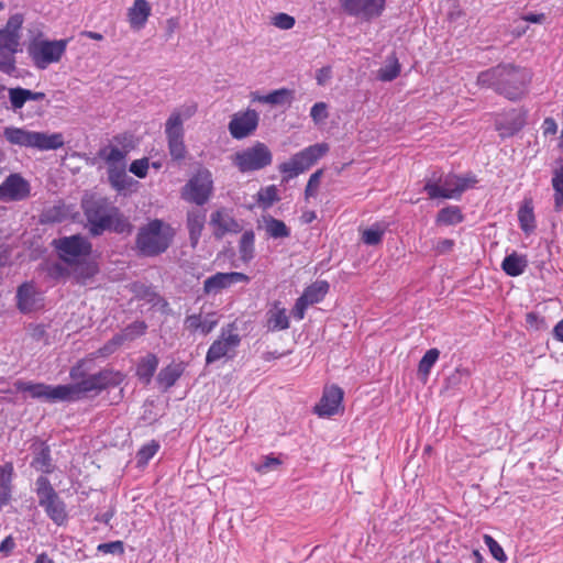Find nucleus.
Masks as SVG:
<instances>
[{
    "mask_svg": "<svg viewBox=\"0 0 563 563\" xmlns=\"http://www.w3.org/2000/svg\"><path fill=\"white\" fill-rule=\"evenodd\" d=\"M329 151L327 143H317L310 145L302 151L294 154L289 161L282 163L278 169L284 174V180H289L297 177L299 174L309 169Z\"/></svg>",
    "mask_w": 563,
    "mask_h": 563,
    "instance_id": "obj_8",
    "label": "nucleus"
},
{
    "mask_svg": "<svg viewBox=\"0 0 563 563\" xmlns=\"http://www.w3.org/2000/svg\"><path fill=\"white\" fill-rule=\"evenodd\" d=\"M69 41L70 38L34 41L29 46V54L38 69H45L62 59Z\"/></svg>",
    "mask_w": 563,
    "mask_h": 563,
    "instance_id": "obj_10",
    "label": "nucleus"
},
{
    "mask_svg": "<svg viewBox=\"0 0 563 563\" xmlns=\"http://www.w3.org/2000/svg\"><path fill=\"white\" fill-rule=\"evenodd\" d=\"M18 53L13 49L0 48V70L7 75H12L15 67L14 54Z\"/></svg>",
    "mask_w": 563,
    "mask_h": 563,
    "instance_id": "obj_47",
    "label": "nucleus"
},
{
    "mask_svg": "<svg viewBox=\"0 0 563 563\" xmlns=\"http://www.w3.org/2000/svg\"><path fill=\"white\" fill-rule=\"evenodd\" d=\"M454 246V241L451 239H441L437 242L435 251L439 254L449 253Z\"/></svg>",
    "mask_w": 563,
    "mask_h": 563,
    "instance_id": "obj_63",
    "label": "nucleus"
},
{
    "mask_svg": "<svg viewBox=\"0 0 563 563\" xmlns=\"http://www.w3.org/2000/svg\"><path fill=\"white\" fill-rule=\"evenodd\" d=\"M266 232L274 239L288 238L290 235L288 227L282 220L275 218H269L266 221Z\"/></svg>",
    "mask_w": 563,
    "mask_h": 563,
    "instance_id": "obj_45",
    "label": "nucleus"
},
{
    "mask_svg": "<svg viewBox=\"0 0 563 563\" xmlns=\"http://www.w3.org/2000/svg\"><path fill=\"white\" fill-rule=\"evenodd\" d=\"M130 147H132L131 144H124L122 150L111 145L104 146L99 151V157L108 164V167L124 165V158Z\"/></svg>",
    "mask_w": 563,
    "mask_h": 563,
    "instance_id": "obj_29",
    "label": "nucleus"
},
{
    "mask_svg": "<svg viewBox=\"0 0 563 563\" xmlns=\"http://www.w3.org/2000/svg\"><path fill=\"white\" fill-rule=\"evenodd\" d=\"M11 263V247L5 243H0V267H5Z\"/></svg>",
    "mask_w": 563,
    "mask_h": 563,
    "instance_id": "obj_62",
    "label": "nucleus"
},
{
    "mask_svg": "<svg viewBox=\"0 0 563 563\" xmlns=\"http://www.w3.org/2000/svg\"><path fill=\"white\" fill-rule=\"evenodd\" d=\"M529 81V71L511 64L497 65L477 76L479 86L492 88L498 95L512 101L525 95Z\"/></svg>",
    "mask_w": 563,
    "mask_h": 563,
    "instance_id": "obj_2",
    "label": "nucleus"
},
{
    "mask_svg": "<svg viewBox=\"0 0 563 563\" xmlns=\"http://www.w3.org/2000/svg\"><path fill=\"white\" fill-rule=\"evenodd\" d=\"M544 135L555 134L558 132V124L553 118H545L542 124Z\"/></svg>",
    "mask_w": 563,
    "mask_h": 563,
    "instance_id": "obj_64",
    "label": "nucleus"
},
{
    "mask_svg": "<svg viewBox=\"0 0 563 563\" xmlns=\"http://www.w3.org/2000/svg\"><path fill=\"white\" fill-rule=\"evenodd\" d=\"M13 465L5 463L0 466V508L8 505L12 496Z\"/></svg>",
    "mask_w": 563,
    "mask_h": 563,
    "instance_id": "obj_26",
    "label": "nucleus"
},
{
    "mask_svg": "<svg viewBox=\"0 0 563 563\" xmlns=\"http://www.w3.org/2000/svg\"><path fill=\"white\" fill-rule=\"evenodd\" d=\"M48 274L53 278H64L69 275V271L66 266L60 263H54L48 268Z\"/></svg>",
    "mask_w": 563,
    "mask_h": 563,
    "instance_id": "obj_60",
    "label": "nucleus"
},
{
    "mask_svg": "<svg viewBox=\"0 0 563 563\" xmlns=\"http://www.w3.org/2000/svg\"><path fill=\"white\" fill-rule=\"evenodd\" d=\"M280 464L277 457L265 456L264 461L258 465L257 471L261 473H267L276 468Z\"/></svg>",
    "mask_w": 563,
    "mask_h": 563,
    "instance_id": "obj_61",
    "label": "nucleus"
},
{
    "mask_svg": "<svg viewBox=\"0 0 563 563\" xmlns=\"http://www.w3.org/2000/svg\"><path fill=\"white\" fill-rule=\"evenodd\" d=\"M174 235V229L168 223L154 219L140 228L135 244L142 255L156 256L169 247Z\"/></svg>",
    "mask_w": 563,
    "mask_h": 563,
    "instance_id": "obj_3",
    "label": "nucleus"
},
{
    "mask_svg": "<svg viewBox=\"0 0 563 563\" xmlns=\"http://www.w3.org/2000/svg\"><path fill=\"white\" fill-rule=\"evenodd\" d=\"M115 207L106 198L82 200V210L90 225L92 235H100L109 228V219Z\"/></svg>",
    "mask_w": 563,
    "mask_h": 563,
    "instance_id": "obj_12",
    "label": "nucleus"
},
{
    "mask_svg": "<svg viewBox=\"0 0 563 563\" xmlns=\"http://www.w3.org/2000/svg\"><path fill=\"white\" fill-rule=\"evenodd\" d=\"M108 179L113 188L123 190L131 183V178L126 175L125 165L109 166Z\"/></svg>",
    "mask_w": 563,
    "mask_h": 563,
    "instance_id": "obj_35",
    "label": "nucleus"
},
{
    "mask_svg": "<svg viewBox=\"0 0 563 563\" xmlns=\"http://www.w3.org/2000/svg\"><path fill=\"white\" fill-rule=\"evenodd\" d=\"M184 368L181 364H169L162 368L157 375V383L168 389L175 385L178 378L181 376Z\"/></svg>",
    "mask_w": 563,
    "mask_h": 563,
    "instance_id": "obj_31",
    "label": "nucleus"
},
{
    "mask_svg": "<svg viewBox=\"0 0 563 563\" xmlns=\"http://www.w3.org/2000/svg\"><path fill=\"white\" fill-rule=\"evenodd\" d=\"M9 104L5 109L19 112L27 102V89L22 87L8 88Z\"/></svg>",
    "mask_w": 563,
    "mask_h": 563,
    "instance_id": "obj_36",
    "label": "nucleus"
},
{
    "mask_svg": "<svg viewBox=\"0 0 563 563\" xmlns=\"http://www.w3.org/2000/svg\"><path fill=\"white\" fill-rule=\"evenodd\" d=\"M196 102H186L175 109L165 123V134L168 142L169 154L174 159H183L186 154L184 143V122L192 118L197 112Z\"/></svg>",
    "mask_w": 563,
    "mask_h": 563,
    "instance_id": "obj_4",
    "label": "nucleus"
},
{
    "mask_svg": "<svg viewBox=\"0 0 563 563\" xmlns=\"http://www.w3.org/2000/svg\"><path fill=\"white\" fill-rule=\"evenodd\" d=\"M331 78H332L331 66H324V67L318 69L316 73V80L319 86H325Z\"/></svg>",
    "mask_w": 563,
    "mask_h": 563,
    "instance_id": "obj_59",
    "label": "nucleus"
},
{
    "mask_svg": "<svg viewBox=\"0 0 563 563\" xmlns=\"http://www.w3.org/2000/svg\"><path fill=\"white\" fill-rule=\"evenodd\" d=\"M400 73V64L395 54L387 57L385 64L377 71V79L382 81H391Z\"/></svg>",
    "mask_w": 563,
    "mask_h": 563,
    "instance_id": "obj_37",
    "label": "nucleus"
},
{
    "mask_svg": "<svg viewBox=\"0 0 563 563\" xmlns=\"http://www.w3.org/2000/svg\"><path fill=\"white\" fill-rule=\"evenodd\" d=\"M273 24L280 30H289L295 25V19L287 13H278L274 16Z\"/></svg>",
    "mask_w": 563,
    "mask_h": 563,
    "instance_id": "obj_55",
    "label": "nucleus"
},
{
    "mask_svg": "<svg viewBox=\"0 0 563 563\" xmlns=\"http://www.w3.org/2000/svg\"><path fill=\"white\" fill-rule=\"evenodd\" d=\"M258 201L262 202L265 206H272L274 202H276L279 198L277 195V189L274 185L267 186L263 189H261L257 194Z\"/></svg>",
    "mask_w": 563,
    "mask_h": 563,
    "instance_id": "obj_52",
    "label": "nucleus"
},
{
    "mask_svg": "<svg viewBox=\"0 0 563 563\" xmlns=\"http://www.w3.org/2000/svg\"><path fill=\"white\" fill-rule=\"evenodd\" d=\"M384 233H385L384 228H380L379 224H373L372 227H369L363 231L362 241L366 245H371V246L377 245L382 242Z\"/></svg>",
    "mask_w": 563,
    "mask_h": 563,
    "instance_id": "obj_46",
    "label": "nucleus"
},
{
    "mask_svg": "<svg viewBox=\"0 0 563 563\" xmlns=\"http://www.w3.org/2000/svg\"><path fill=\"white\" fill-rule=\"evenodd\" d=\"M255 234L252 230H246L243 232L240 242H239V254L240 258L244 263H249L254 258L255 253Z\"/></svg>",
    "mask_w": 563,
    "mask_h": 563,
    "instance_id": "obj_34",
    "label": "nucleus"
},
{
    "mask_svg": "<svg viewBox=\"0 0 563 563\" xmlns=\"http://www.w3.org/2000/svg\"><path fill=\"white\" fill-rule=\"evenodd\" d=\"M206 223V214L200 210H191L187 213V229L189 232L190 245L196 247L201 238Z\"/></svg>",
    "mask_w": 563,
    "mask_h": 563,
    "instance_id": "obj_24",
    "label": "nucleus"
},
{
    "mask_svg": "<svg viewBox=\"0 0 563 563\" xmlns=\"http://www.w3.org/2000/svg\"><path fill=\"white\" fill-rule=\"evenodd\" d=\"M463 220L464 216L459 206H448L438 212L435 222L440 225H455Z\"/></svg>",
    "mask_w": 563,
    "mask_h": 563,
    "instance_id": "obj_32",
    "label": "nucleus"
},
{
    "mask_svg": "<svg viewBox=\"0 0 563 563\" xmlns=\"http://www.w3.org/2000/svg\"><path fill=\"white\" fill-rule=\"evenodd\" d=\"M266 328L271 332L283 331L289 328L287 310L275 301L266 312Z\"/></svg>",
    "mask_w": 563,
    "mask_h": 563,
    "instance_id": "obj_23",
    "label": "nucleus"
},
{
    "mask_svg": "<svg viewBox=\"0 0 563 563\" xmlns=\"http://www.w3.org/2000/svg\"><path fill=\"white\" fill-rule=\"evenodd\" d=\"M32 466L37 471L49 474L53 472L51 451L47 446L42 448L32 461Z\"/></svg>",
    "mask_w": 563,
    "mask_h": 563,
    "instance_id": "obj_40",
    "label": "nucleus"
},
{
    "mask_svg": "<svg viewBox=\"0 0 563 563\" xmlns=\"http://www.w3.org/2000/svg\"><path fill=\"white\" fill-rule=\"evenodd\" d=\"M91 361L81 360L69 371L73 384L47 385L19 380V391L29 393L32 398L54 402H74L89 396H97L109 387H117L124 380V375L112 368H103L90 374Z\"/></svg>",
    "mask_w": 563,
    "mask_h": 563,
    "instance_id": "obj_1",
    "label": "nucleus"
},
{
    "mask_svg": "<svg viewBox=\"0 0 563 563\" xmlns=\"http://www.w3.org/2000/svg\"><path fill=\"white\" fill-rule=\"evenodd\" d=\"M219 323V317L217 312H208L205 316L201 313H192L186 316L184 320V330L190 335L200 333L207 335L213 331Z\"/></svg>",
    "mask_w": 563,
    "mask_h": 563,
    "instance_id": "obj_20",
    "label": "nucleus"
},
{
    "mask_svg": "<svg viewBox=\"0 0 563 563\" xmlns=\"http://www.w3.org/2000/svg\"><path fill=\"white\" fill-rule=\"evenodd\" d=\"M159 443L155 440L144 444L137 452V463L139 464H147L148 461L158 452Z\"/></svg>",
    "mask_w": 563,
    "mask_h": 563,
    "instance_id": "obj_48",
    "label": "nucleus"
},
{
    "mask_svg": "<svg viewBox=\"0 0 563 563\" xmlns=\"http://www.w3.org/2000/svg\"><path fill=\"white\" fill-rule=\"evenodd\" d=\"M52 245L57 251L59 258L68 264L76 262L81 256L89 255L91 252V243L80 234L55 239Z\"/></svg>",
    "mask_w": 563,
    "mask_h": 563,
    "instance_id": "obj_14",
    "label": "nucleus"
},
{
    "mask_svg": "<svg viewBox=\"0 0 563 563\" xmlns=\"http://www.w3.org/2000/svg\"><path fill=\"white\" fill-rule=\"evenodd\" d=\"M98 551L102 553H111V554H122L124 552L123 542L122 541H112L107 543H100L98 545Z\"/></svg>",
    "mask_w": 563,
    "mask_h": 563,
    "instance_id": "obj_58",
    "label": "nucleus"
},
{
    "mask_svg": "<svg viewBox=\"0 0 563 563\" xmlns=\"http://www.w3.org/2000/svg\"><path fill=\"white\" fill-rule=\"evenodd\" d=\"M209 224L217 240H221L228 233H238L241 231L239 222L231 216L230 211L224 208L218 209L211 213Z\"/></svg>",
    "mask_w": 563,
    "mask_h": 563,
    "instance_id": "obj_19",
    "label": "nucleus"
},
{
    "mask_svg": "<svg viewBox=\"0 0 563 563\" xmlns=\"http://www.w3.org/2000/svg\"><path fill=\"white\" fill-rule=\"evenodd\" d=\"M30 184L20 174H10L0 185V200L21 201L30 196Z\"/></svg>",
    "mask_w": 563,
    "mask_h": 563,
    "instance_id": "obj_16",
    "label": "nucleus"
},
{
    "mask_svg": "<svg viewBox=\"0 0 563 563\" xmlns=\"http://www.w3.org/2000/svg\"><path fill=\"white\" fill-rule=\"evenodd\" d=\"M310 117L314 124L324 122L328 117V104L323 101L316 102L310 109Z\"/></svg>",
    "mask_w": 563,
    "mask_h": 563,
    "instance_id": "obj_50",
    "label": "nucleus"
},
{
    "mask_svg": "<svg viewBox=\"0 0 563 563\" xmlns=\"http://www.w3.org/2000/svg\"><path fill=\"white\" fill-rule=\"evenodd\" d=\"M551 184L554 191V210L561 212L563 211V165L553 172Z\"/></svg>",
    "mask_w": 563,
    "mask_h": 563,
    "instance_id": "obj_38",
    "label": "nucleus"
},
{
    "mask_svg": "<svg viewBox=\"0 0 563 563\" xmlns=\"http://www.w3.org/2000/svg\"><path fill=\"white\" fill-rule=\"evenodd\" d=\"M341 2L350 14L369 20L382 14L386 0H341Z\"/></svg>",
    "mask_w": 563,
    "mask_h": 563,
    "instance_id": "obj_18",
    "label": "nucleus"
},
{
    "mask_svg": "<svg viewBox=\"0 0 563 563\" xmlns=\"http://www.w3.org/2000/svg\"><path fill=\"white\" fill-rule=\"evenodd\" d=\"M294 90L280 88L271 91L267 95H261L258 91L251 92L253 102L267 103L272 106L290 104L294 100Z\"/></svg>",
    "mask_w": 563,
    "mask_h": 563,
    "instance_id": "obj_22",
    "label": "nucleus"
},
{
    "mask_svg": "<svg viewBox=\"0 0 563 563\" xmlns=\"http://www.w3.org/2000/svg\"><path fill=\"white\" fill-rule=\"evenodd\" d=\"M260 115L254 109L240 111L233 114L229 122V132L235 140L251 135L257 128Z\"/></svg>",
    "mask_w": 563,
    "mask_h": 563,
    "instance_id": "obj_15",
    "label": "nucleus"
},
{
    "mask_svg": "<svg viewBox=\"0 0 563 563\" xmlns=\"http://www.w3.org/2000/svg\"><path fill=\"white\" fill-rule=\"evenodd\" d=\"M158 366V357L147 354L137 364L136 375L145 384H150Z\"/></svg>",
    "mask_w": 563,
    "mask_h": 563,
    "instance_id": "obj_30",
    "label": "nucleus"
},
{
    "mask_svg": "<svg viewBox=\"0 0 563 563\" xmlns=\"http://www.w3.org/2000/svg\"><path fill=\"white\" fill-rule=\"evenodd\" d=\"M476 183L474 177L434 173L426 179L424 191L430 199H460L462 194Z\"/></svg>",
    "mask_w": 563,
    "mask_h": 563,
    "instance_id": "obj_6",
    "label": "nucleus"
},
{
    "mask_svg": "<svg viewBox=\"0 0 563 563\" xmlns=\"http://www.w3.org/2000/svg\"><path fill=\"white\" fill-rule=\"evenodd\" d=\"M151 14V7L146 0H134L133 7L129 10V21L132 27L141 29Z\"/></svg>",
    "mask_w": 563,
    "mask_h": 563,
    "instance_id": "obj_27",
    "label": "nucleus"
},
{
    "mask_svg": "<svg viewBox=\"0 0 563 563\" xmlns=\"http://www.w3.org/2000/svg\"><path fill=\"white\" fill-rule=\"evenodd\" d=\"M107 230L113 231L119 234L130 233L132 225L129 220L115 207L109 219V228Z\"/></svg>",
    "mask_w": 563,
    "mask_h": 563,
    "instance_id": "obj_39",
    "label": "nucleus"
},
{
    "mask_svg": "<svg viewBox=\"0 0 563 563\" xmlns=\"http://www.w3.org/2000/svg\"><path fill=\"white\" fill-rule=\"evenodd\" d=\"M321 176H322V170L321 169L314 172L310 176V178L308 180V184L306 186V190H305V194H306L307 198L314 196V194H316V191H317V189L319 187Z\"/></svg>",
    "mask_w": 563,
    "mask_h": 563,
    "instance_id": "obj_56",
    "label": "nucleus"
},
{
    "mask_svg": "<svg viewBox=\"0 0 563 563\" xmlns=\"http://www.w3.org/2000/svg\"><path fill=\"white\" fill-rule=\"evenodd\" d=\"M21 35L0 30V48L19 51Z\"/></svg>",
    "mask_w": 563,
    "mask_h": 563,
    "instance_id": "obj_51",
    "label": "nucleus"
},
{
    "mask_svg": "<svg viewBox=\"0 0 563 563\" xmlns=\"http://www.w3.org/2000/svg\"><path fill=\"white\" fill-rule=\"evenodd\" d=\"M484 542L489 549V552L494 559L500 563H505L507 561V555L505 554L503 548L492 536L485 534Z\"/></svg>",
    "mask_w": 563,
    "mask_h": 563,
    "instance_id": "obj_49",
    "label": "nucleus"
},
{
    "mask_svg": "<svg viewBox=\"0 0 563 563\" xmlns=\"http://www.w3.org/2000/svg\"><path fill=\"white\" fill-rule=\"evenodd\" d=\"M518 220L520 224V229L525 233H530L534 230L536 223H534V214L533 209L528 203L520 207L518 210Z\"/></svg>",
    "mask_w": 563,
    "mask_h": 563,
    "instance_id": "obj_41",
    "label": "nucleus"
},
{
    "mask_svg": "<svg viewBox=\"0 0 563 563\" xmlns=\"http://www.w3.org/2000/svg\"><path fill=\"white\" fill-rule=\"evenodd\" d=\"M343 399V390L338 386H331L323 393L319 404L314 407V412L319 417H331L338 413Z\"/></svg>",
    "mask_w": 563,
    "mask_h": 563,
    "instance_id": "obj_21",
    "label": "nucleus"
},
{
    "mask_svg": "<svg viewBox=\"0 0 563 563\" xmlns=\"http://www.w3.org/2000/svg\"><path fill=\"white\" fill-rule=\"evenodd\" d=\"M147 169H148V159L147 158L135 159L130 165V172L139 178H144L147 174Z\"/></svg>",
    "mask_w": 563,
    "mask_h": 563,
    "instance_id": "obj_54",
    "label": "nucleus"
},
{
    "mask_svg": "<svg viewBox=\"0 0 563 563\" xmlns=\"http://www.w3.org/2000/svg\"><path fill=\"white\" fill-rule=\"evenodd\" d=\"M3 136L12 145L40 151L57 150L64 145V136L62 133H45L29 131L23 128L7 126L3 130Z\"/></svg>",
    "mask_w": 563,
    "mask_h": 563,
    "instance_id": "obj_5",
    "label": "nucleus"
},
{
    "mask_svg": "<svg viewBox=\"0 0 563 563\" xmlns=\"http://www.w3.org/2000/svg\"><path fill=\"white\" fill-rule=\"evenodd\" d=\"M273 162V153L269 147L260 141L253 145L238 151L232 156V164L241 173H251L266 168Z\"/></svg>",
    "mask_w": 563,
    "mask_h": 563,
    "instance_id": "obj_9",
    "label": "nucleus"
},
{
    "mask_svg": "<svg viewBox=\"0 0 563 563\" xmlns=\"http://www.w3.org/2000/svg\"><path fill=\"white\" fill-rule=\"evenodd\" d=\"M528 267V258L526 255L512 252L507 255L501 263L503 271L511 277L520 276Z\"/></svg>",
    "mask_w": 563,
    "mask_h": 563,
    "instance_id": "obj_25",
    "label": "nucleus"
},
{
    "mask_svg": "<svg viewBox=\"0 0 563 563\" xmlns=\"http://www.w3.org/2000/svg\"><path fill=\"white\" fill-rule=\"evenodd\" d=\"M240 343L241 336L236 332L235 324H228L221 329L219 338L209 346L206 354V363L213 364L221 358L232 360Z\"/></svg>",
    "mask_w": 563,
    "mask_h": 563,
    "instance_id": "obj_11",
    "label": "nucleus"
},
{
    "mask_svg": "<svg viewBox=\"0 0 563 563\" xmlns=\"http://www.w3.org/2000/svg\"><path fill=\"white\" fill-rule=\"evenodd\" d=\"M440 352L438 349H430L426 352L418 365V374L424 379L429 376L431 368L438 361Z\"/></svg>",
    "mask_w": 563,
    "mask_h": 563,
    "instance_id": "obj_42",
    "label": "nucleus"
},
{
    "mask_svg": "<svg viewBox=\"0 0 563 563\" xmlns=\"http://www.w3.org/2000/svg\"><path fill=\"white\" fill-rule=\"evenodd\" d=\"M309 306H311V305L308 303V301L305 300V298L302 296H300L296 300L294 308L291 310L294 318L298 321L302 320L305 318L306 310L308 309Z\"/></svg>",
    "mask_w": 563,
    "mask_h": 563,
    "instance_id": "obj_57",
    "label": "nucleus"
},
{
    "mask_svg": "<svg viewBox=\"0 0 563 563\" xmlns=\"http://www.w3.org/2000/svg\"><path fill=\"white\" fill-rule=\"evenodd\" d=\"M250 277L244 273L229 272V273H217L208 277L203 282V292L206 295H217L221 290L231 287L238 283H249Z\"/></svg>",
    "mask_w": 563,
    "mask_h": 563,
    "instance_id": "obj_17",
    "label": "nucleus"
},
{
    "mask_svg": "<svg viewBox=\"0 0 563 563\" xmlns=\"http://www.w3.org/2000/svg\"><path fill=\"white\" fill-rule=\"evenodd\" d=\"M328 291L329 284L325 280H317L312 285L308 286L301 296L308 301V303L313 305L322 301Z\"/></svg>",
    "mask_w": 563,
    "mask_h": 563,
    "instance_id": "obj_33",
    "label": "nucleus"
},
{
    "mask_svg": "<svg viewBox=\"0 0 563 563\" xmlns=\"http://www.w3.org/2000/svg\"><path fill=\"white\" fill-rule=\"evenodd\" d=\"M147 325L144 321H135L128 325L122 335H118L113 338L114 344H120L123 339L133 340L136 336H141L146 332Z\"/></svg>",
    "mask_w": 563,
    "mask_h": 563,
    "instance_id": "obj_44",
    "label": "nucleus"
},
{
    "mask_svg": "<svg viewBox=\"0 0 563 563\" xmlns=\"http://www.w3.org/2000/svg\"><path fill=\"white\" fill-rule=\"evenodd\" d=\"M23 15L21 13H15L9 18L2 31H7L10 34L21 35V29L23 24Z\"/></svg>",
    "mask_w": 563,
    "mask_h": 563,
    "instance_id": "obj_53",
    "label": "nucleus"
},
{
    "mask_svg": "<svg viewBox=\"0 0 563 563\" xmlns=\"http://www.w3.org/2000/svg\"><path fill=\"white\" fill-rule=\"evenodd\" d=\"M67 217V212L64 206H53L46 208L41 214V222L47 223H59L63 222Z\"/></svg>",
    "mask_w": 563,
    "mask_h": 563,
    "instance_id": "obj_43",
    "label": "nucleus"
},
{
    "mask_svg": "<svg viewBox=\"0 0 563 563\" xmlns=\"http://www.w3.org/2000/svg\"><path fill=\"white\" fill-rule=\"evenodd\" d=\"M35 288L30 283H24L21 286H19L16 291V300H18V308L22 312H30L34 309L36 300H35Z\"/></svg>",
    "mask_w": 563,
    "mask_h": 563,
    "instance_id": "obj_28",
    "label": "nucleus"
},
{
    "mask_svg": "<svg viewBox=\"0 0 563 563\" xmlns=\"http://www.w3.org/2000/svg\"><path fill=\"white\" fill-rule=\"evenodd\" d=\"M213 192L212 174L207 168L198 169L196 174L187 181L181 191V197L197 206H203L208 202Z\"/></svg>",
    "mask_w": 563,
    "mask_h": 563,
    "instance_id": "obj_13",
    "label": "nucleus"
},
{
    "mask_svg": "<svg viewBox=\"0 0 563 563\" xmlns=\"http://www.w3.org/2000/svg\"><path fill=\"white\" fill-rule=\"evenodd\" d=\"M34 492L38 506L44 509L47 517L55 525L63 526L68 519L66 504L46 476L41 475L36 478Z\"/></svg>",
    "mask_w": 563,
    "mask_h": 563,
    "instance_id": "obj_7",
    "label": "nucleus"
}]
</instances>
